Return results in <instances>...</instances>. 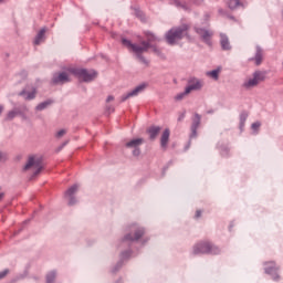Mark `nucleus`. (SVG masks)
Returning <instances> with one entry per match:
<instances>
[{
	"instance_id": "23",
	"label": "nucleus",
	"mask_w": 283,
	"mask_h": 283,
	"mask_svg": "<svg viewBox=\"0 0 283 283\" xmlns=\"http://www.w3.org/2000/svg\"><path fill=\"white\" fill-rule=\"evenodd\" d=\"M50 104H52V102H42V104H39L36 106V111H44L45 108H48V106H50Z\"/></svg>"
},
{
	"instance_id": "38",
	"label": "nucleus",
	"mask_w": 283,
	"mask_h": 283,
	"mask_svg": "<svg viewBox=\"0 0 283 283\" xmlns=\"http://www.w3.org/2000/svg\"><path fill=\"white\" fill-rule=\"evenodd\" d=\"M196 3H202L203 0H193Z\"/></svg>"
},
{
	"instance_id": "15",
	"label": "nucleus",
	"mask_w": 283,
	"mask_h": 283,
	"mask_svg": "<svg viewBox=\"0 0 283 283\" xmlns=\"http://www.w3.org/2000/svg\"><path fill=\"white\" fill-rule=\"evenodd\" d=\"M143 234H144V230L139 229V230H136V232L134 233V237L132 234H127L125 237V239L129 240V241H135V240L140 239V237H143Z\"/></svg>"
},
{
	"instance_id": "25",
	"label": "nucleus",
	"mask_w": 283,
	"mask_h": 283,
	"mask_svg": "<svg viewBox=\"0 0 283 283\" xmlns=\"http://www.w3.org/2000/svg\"><path fill=\"white\" fill-rule=\"evenodd\" d=\"M192 135H197L198 124H196V117L193 118L192 126H191Z\"/></svg>"
},
{
	"instance_id": "11",
	"label": "nucleus",
	"mask_w": 283,
	"mask_h": 283,
	"mask_svg": "<svg viewBox=\"0 0 283 283\" xmlns=\"http://www.w3.org/2000/svg\"><path fill=\"white\" fill-rule=\"evenodd\" d=\"M198 32V35L201 36V39L203 40V42H206V44H211V38L213 35V33H211V31H206V29H195Z\"/></svg>"
},
{
	"instance_id": "21",
	"label": "nucleus",
	"mask_w": 283,
	"mask_h": 283,
	"mask_svg": "<svg viewBox=\"0 0 283 283\" xmlns=\"http://www.w3.org/2000/svg\"><path fill=\"white\" fill-rule=\"evenodd\" d=\"M56 279V272H49L46 274V283H53Z\"/></svg>"
},
{
	"instance_id": "27",
	"label": "nucleus",
	"mask_w": 283,
	"mask_h": 283,
	"mask_svg": "<svg viewBox=\"0 0 283 283\" xmlns=\"http://www.w3.org/2000/svg\"><path fill=\"white\" fill-rule=\"evenodd\" d=\"M260 126H261V123L260 122H255L254 124H252V129L253 130H259Z\"/></svg>"
},
{
	"instance_id": "9",
	"label": "nucleus",
	"mask_w": 283,
	"mask_h": 283,
	"mask_svg": "<svg viewBox=\"0 0 283 283\" xmlns=\"http://www.w3.org/2000/svg\"><path fill=\"white\" fill-rule=\"evenodd\" d=\"M142 144H144V139H142V138L132 139V142H127L126 147L134 148L133 155H135V157H138L140 155L139 146H142Z\"/></svg>"
},
{
	"instance_id": "37",
	"label": "nucleus",
	"mask_w": 283,
	"mask_h": 283,
	"mask_svg": "<svg viewBox=\"0 0 283 283\" xmlns=\"http://www.w3.org/2000/svg\"><path fill=\"white\" fill-rule=\"evenodd\" d=\"M3 111H4V106L0 105V115H1V113H3Z\"/></svg>"
},
{
	"instance_id": "18",
	"label": "nucleus",
	"mask_w": 283,
	"mask_h": 283,
	"mask_svg": "<svg viewBox=\"0 0 283 283\" xmlns=\"http://www.w3.org/2000/svg\"><path fill=\"white\" fill-rule=\"evenodd\" d=\"M159 126H151V128L148 129L150 139H156L157 135L160 133Z\"/></svg>"
},
{
	"instance_id": "7",
	"label": "nucleus",
	"mask_w": 283,
	"mask_h": 283,
	"mask_svg": "<svg viewBox=\"0 0 283 283\" xmlns=\"http://www.w3.org/2000/svg\"><path fill=\"white\" fill-rule=\"evenodd\" d=\"M280 270L281 268L275 261H266L264 263V271L272 276L273 281H280L282 279Z\"/></svg>"
},
{
	"instance_id": "16",
	"label": "nucleus",
	"mask_w": 283,
	"mask_h": 283,
	"mask_svg": "<svg viewBox=\"0 0 283 283\" xmlns=\"http://www.w3.org/2000/svg\"><path fill=\"white\" fill-rule=\"evenodd\" d=\"M227 4L231 10H235L239 6H243V0H227Z\"/></svg>"
},
{
	"instance_id": "22",
	"label": "nucleus",
	"mask_w": 283,
	"mask_h": 283,
	"mask_svg": "<svg viewBox=\"0 0 283 283\" xmlns=\"http://www.w3.org/2000/svg\"><path fill=\"white\" fill-rule=\"evenodd\" d=\"M220 69H217L216 71H210L208 75L212 77V80H219Z\"/></svg>"
},
{
	"instance_id": "5",
	"label": "nucleus",
	"mask_w": 283,
	"mask_h": 283,
	"mask_svg": "<svg viewBox=\"0 0 283 283\" xmlns=\"http://www.w3.org/2000/svg\"><path fill=\"white\" fill-rule=\"evenodd\" d=\"M265 77V73H263L262 71H255V73H253L251 77H248V80H245V82L243 83V87L254 88L255 86H259L261 82H264Z\"/></svg>"
},
{
	"instance_id": "17",
	"label": "nucleus",
	"mask_w": 283,
	"mask_h": 283,
	"mask_svg": "<svg viewBox=\"0 0 283 283\" xmlns=\"http://www.w3.org/2000/svg\"><path fill=\"white\" fill-rule=\"evenodd\" d=\"M221 48L223 49V51H230L231 49V44L227 35H221Z\"/></svg>"
},
{
	"instance_id": "33",
	"label": "nucleus",
	"mask_w": 283,
	"mask_h": 283,
	"mask_svg": "<svg viewBox=\"0 0 283 283\" xmlns=\"http://www.w3.org/2000/svg\"><path fill=\"white\" fill-rule=\"evenodd\" d=\"M4 197H6L4 192H1V190H0V201H2L4 199Z\"/></svg>"
},
{
	"instance_id": "6",
	"label": "nucleus",
	"mask_w": 283,
	"mask_h": 283,
	"mask_svg": "<svg viewBox=\"0 0 283 283\" xmlns=\"http://www.w3.org/2000/svg\"><path fill=\"white\" fill-rule=\"evenodd\" d=\"M43 168V161L41 157H29L24 170H32L33 175L36 176Z\"/></svg>"
},
{
	"instance_id": "29",
	"label": "nucleus",
	"mask_w": 283,
	"mask_h": 283,
	"mask_svg": "<svg viewBox=\"0 0 283 283\" xmlns=\"http://www.w3.org/2000/svg\"><path fill=\"white\" fill-rule=\"evenodd\" d=\"M7 274H9V270H3L2 272H0V279H4Z\"/></svg>"
},
{
	"instance_id": "20",
	"label": "nucleus",
	"mask_w": 283,
	"mask_h": 283,
	"mask_svg": "<svg viewBox=\"0 0 283 283\" xmlns=\"http://www.w3.org/2000/svg\"><path fill=\"white\" fill-rule=\"evenodd\" d=\"M21 95H23V97L25 99H34V97L36 95V91H35V88H33L31 92L30 91H23L21 93Z\"/></svg>"
},
{
	"instance_id": "39",
	"label": "nucleus",
	"mask_w": 283,
	"mask_h": 283,
	"mask_svg": "<svg viewBox=\"0 0 283 283\" xmlns=\"http://www.w3.org/2000/svg\"><path fill=\"white\" fill-rule=\"evenodd\" d=\"M184 97V95H179V99H181Z\"/></svg>"
},
{
	"instance_id": "8",
	"label": "nucleus",
	"mask_w": 283,
	"mask_h": 283,
	"mask_svg": "<svg viewBox=\"0 0 283 283\" xmlns=\"http://www.w3.org/2000/svg\"><path fill=\"white\" fill-rule=\"evenodd\" d=\"M202 86L203 83L200 80H190L184 95H189L190 93H192V91H200Z\"/></svg>"
},
{
	"instance_id": "28",
	"label": "nucleus",
	"mask_w": 283,
	"mask_h": 283,
	"mask_svg": "<svg viewBox=\"0 0 283 283\" xmlns=\"http://www.w3.org/2000/svg\"><path fill=\"white\" fill-rule=\"evenodd\" d=\"M195 119H196L197 128H199L200 122H201L200 115H195Z\"/></svg>"
},
{
	"instance_id": "19",
	"label": "nucleus",
	"mask_w": 283,
	"mask_h": 283,
	"mask_svg": "<svg viewBox=\"0 0 283 283\" xmlns=\"http://www.w3.org/2000/svg\"><path fill=\"white\" fill-rule=\"evenodd\" d=\"M254 62H255L256 66H260V64H262V62H263V51L261 49H256Z\"/></svg>"
},
{
	"instance_id": "2",
	"label": "nucleus",
	"mask_w": 283,
	"mask_h": 283,
	"mask_svg": "<svg viewBox=\"0 0 283 283\" xmlns=\"http://www.w3.org/2000/svg\"><path fill=\"white\" fill-rule=\"evenodd\" d=\"M147 42H142V44H132L129 40H123V45L128 49V51H132L135 53L136 57L140 61L144 62L145 64L147 63L145 57H143L144 53H147L149 49L151 48V42H156L157 38L153 33H146Z\"/></svg>"
},
{
	"instance_id": "26",
	"label": "nucleus",
	"mask_w": 283,
	"mask_h": 283,
	"mask_svg": "<svg viewBox=\"0 0 283 283\" xmlns=\"http://www.w3.org/2000/svg\"><path fill=\"white\" fill-rule=\"evenodd\" d=\"M66 133H67V130H65V129L59 130V132L56 133V137H57V138L64 137V135H66Z\"/></svg>"
},
{
	"instance_id": "30",
	"label": "nucleus",
	"mask_w": 283,
	"mask_h": 283,
	"mask_svg": "<svg viewBox=\"0 0 283 283\" xmlns=\"http://www.w3.org/2000/svg\"><path fill=\"white\" fill-rule=\"evenodd\" d=\"M7 159V155L4 153H0V161H4Z\"/></svg>"
},
{
	"instance_id": "12",
	"label": "nucleus",
	"mask_w": 283,
	"mask_h": 283,
	"mask_svg": "<svg viewBox=\"0 0 283 283\" xmlns=\"http://www.w3.org/2000/svg\"><path fill=\"white\" fill-rule=\"evenodd\" d=\"M169 139H170V130L169 128H166L160 137V146L165 150L168 148Z\"/></svg>"
},
{
	"instance_id": "34",
	"label": "nucleus",
	"mask_w": 283,
	"mask_h": 283,
	"mask_svg": "<svg viewBox=\"0 0 283 283\" xmlns=\"http://www.w3.org/2000/svg\"><path fill=\"white\" fill-rule=\"evenodd\" d=\"M201 214H202L201 210H197L196 217L199 218V217H201Z\"/></svg>"
},
{
	"instance_id": "36",
	"label": "nucleus",
	"mask_w": 283,
	"mask_h": 283,
	"mask_svg": "<svg viewBox=\"0 0 283 283\" xmlns=\"http://www.w3.org/2000/svg\"><path fill=\"white\" fill-rule=\"evenodd\" d=\"M248 115H241V122H245Z\"/></svg>"
},
{
	"instance_id": "24",
	"label": "nucleus",
	"mask_w": 283,
	"mask_h": 283,
	"mask_svg": "<svg viewBox=\"0 0 283 283\" xmlns=\"http://www.w3.org/2000/svg\"><path fill=\"white\" fill-rule=\"evenodd\" d=\"M17 115H19L18 111H10V113H8V115H7V119H14V117H17Z\"/></svg>"
},
{
	"instance_id": "35",
	"label": "nucleus",
	"mask_w": 283,
	"mask_h": 283,
	"mask_svg": "<svg viewBox=\"0 0 283 283\" xmlns=\"http://www.w3.org/2000/svg\"><path fill=\"white\" fill-rule=\"evenodd\" d=\"M107 102H114L113 95H109V96L107 97Z\"/></svg>"
},
{
	"instance_id": "32",
	"label": "nucleus",
	"mask_w": 283,
	"mask_h": 283,
	"mask_svg": "<svg viewBox=\"0 0 283 283\" xmlns=\"http://www.w3.org/2000/svg\"><path fill=\"white\" fill-rule=\"evenodd\" d=\"M153 51H154V53H156L157 55H160V53H161V52H160L158 49H156V48H154Z\"/></svg>"
},
{
	"instance_id": "13",
	"label": "nucleus",
	"mask_w": 283,
	"mask_h": 283,
	"mask_svg": "<svg viewBox=\"0 0 283 283\" xmlns=\"http://www.w3.org/2000/svg\"><path fill=\"white\" fill-rule=\"evenodd\" d=\"M78 190V186L75 184L74 186H71L69 190L65 192V197L69 199V203L72 206L75 203V199L73 198V195Z\"/></svg>"
},
{
	"instance_id": "1",
	"label": "nucleus",
	"mask_w": 283,
	"mask_h": 283,
	"mask_svg": "<svg viewBox=\"0 0 283 283\" xmlns=\"http://www.w3.org/2000/svg\"><path fill=\"white\" fill-rule=\"evenodd\" d=\"M72 75L78 80H83V82H92L96 78L97 73L96 71H86L85 69H67V71L55 74L52 82L53 84H66L67 82H72Z\"/></svg>"
},
{
	"instance_id": "4",
	"label": "nucleus",
	"mask_w": 283,
	"mask_h": 283,
	"mask_svg": "<svg viewBox=\"0 0 283 283\" xmlns=\"http://www.w3.org/2000/svg\"><path fill=\"white\" fill-rule=\"evenodd\" d=\"M193 254H207L210 252V254H219L220 248L217 245H212V243L203 242V243H197L192 250Z\"/></svg>"
},
{
	"instance_id": "31",
	"label": "nucleus",
	"mask_w": 283,
	"mask_h": 283,
	"mask_svg": "<svg viewBox=\"0 0 283 283\" xmlns=\"http://www.w3.org/2000/svg\"><path fill=\"white\" fill-rule=\"evenodd\" d=\"M185 117H186L185 113H181V115H179V117H178V120L182 122V119H185Z\"/></svg>"
},
{
	"instance_id": "10",
	"label": "nucleus",
	"mask_w": 283,
	"mask_h": 283,
	"mask_svg": "<svg viewBox=\"0 0 283 283\" xmlns=\"http://www.w3.org/2000/svg\"><path fill=\"white\" fill-rule=\"evenodd\" d=\"M146 84H140V86H137L134 88V91H130V93H127V95H123L122 102H126V99H129L130 97H136L139 95V93H143L145 91Z\"/></svg>"
},
{
	"instance_id": "14",
	"label": "nucleus",
	"mask_w": 283,
	"mask_h": 283,
	"mask_svg": "<svg viewBox=\"0 0 283 283\" xmlns=\"http://www.w3.org/2000/svg\"><path fill=\"white\" fill-rule=\"evenodd\" d=\"M45 33H46V29H41V31L38 33L35 40H34L35 45H40L42 42H44Z\"/></svg>"
},
{
	"instance_id": "3",
	"label": "nucleus",
	"mask_w": 283,
	"mask_h": 283,
	"mask_svg": "<svg viewBox=\"0 0 283 283\" xmlns=\"http://www.w3.org/2000/svg\"><path fill=\"white\" fill-rule=\"evenodd\" d=\"M189 24H181V27H174L166 33V40L168 44H177L182 38L188 35Z\"/></svg>"
}]
</instances>
